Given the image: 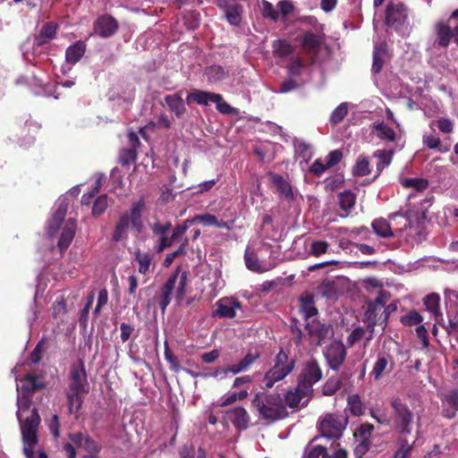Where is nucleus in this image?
I'll return each mask as SVG.
<instances>
[{
    "instance_id": "obj_1",
    "label": "nucleus",
    "mask_w": 458,
    "mask_h": 458,
    "mask_svg": "<svg viewBox=\"0 0 458 458\" xmlns=\"http://www.w3.org/2000/svg\"><path fill=\"white\" fill-rule=\"evenodd\" d=\"M69 203L66 198H60L56 202V208L47 224V233L49 237L55 236L61 232L58 240V248L61 251L66 250L75 235L76 221L70 218L64 221Z\"/></svg>"
},
{
    "instance_id": "obj_2",
    "label": "nucleus",
    "mask_w": 458,
    "mask_h": 458,
    "mask_svg": "<svg viewBox=\"0 0 458 458\" xmlns=\"http://www.w3.org/2000/svg\"><path fill=\"white\" fill-rule=\"evenodd\" d=\"M251 403L261 420L275 421L283 419L286 414L282 398L278 394L259 392Z\"/></svg>"
},
{
    "instance_id": "obj_3",
    "label": "nucleus",
    "mask_w": 458,
    "mask_h": 458,
    "mask_svg": "<svg viewBox=\"0 0 458 458\" xmlns=\"http://www.w3.org/2000/svg\"><path fill=\"white\" fill-rule=\"evenodd\" d=\"M188 282V274L180 267L169 276L166 283L160 291L158 304L161 311L164 313L166 307L174 294L177 301H182L186 293V284Z\"/></svg>"
},
{
    "instance_id": "obj_4",
    "label": "nucleus",
    "mask_w": 458,
    "mask_h": 458,
    "mask_svg": "<svg viewBox=\"0 0 458 458\" xmlns=\"http://www.w3.org/2000/svg\"><path fill=\"white\" fill-rule=\"evenodd\" d=\"M295 360L280 349L274 359L273 367L264 376V383L267 388H272L276 383L284 379L295 368Z\"/></svg>"
},
{
    "instance_id": "obj_5",
    "label": "nucleus",
    "mask_w": 458,
    "mask_h": 458,
    "mask_svg": "<svg viewBox=\"0 0 458 458\" xmlns=\"http://www.w3.org/2000/svg\"><path fill=\"white\" fill-rule=\"evenodd\" d=\"M20 427L23 441V452L27 458H35L34 447L38 443V428L40 417L36 408L31 411L30 416L21 420Z\"/></svg>"
},
{
    "instance_id": "obj_6",
    "label": "nucleus",
    "mask_w": 458,
    "mask_h": 458,
    "mask_svg": "<svg viewBox=\"0 0 458 458\" xmlns=\"http://www.w3.org/2000/svg\"><path fill=\"white\" fill-rule=\"evenodd\" d=\"M392 408V424L401 436H406L411 432L413 415L406 403L399 397H393L390 400Z\"/></svg>"
},
{
    "instance_id": "obj_7",
    "label": "nucleus",
    "mask_w": 458,
    "mask_h": 458,
    "mask_svg": "<svg viewBox=\"0 0 458 458\" xmlns=\"http://www.w3.org/2000/svg\"><path fill=\"white\" fill-rule=\"evenodd\" d=\"M38 387L37 378L31 375H27L20 383H17L16 416L19 420H23L24 414L29 411L32 392Z\"/></svg>"
},
{
    "instance_id": "obj_8",
    "label": "nucleus",
    "mask_w": 458,
    "mask_h": 458,
    "mask_svg": "<svg viewBox=\"0 0 458 458\" xmlns=\"http://www.w3.org/2000/svg\"><path fill=\"white\" fill-rule=\"evenodd\" d=\"M347 424V420L337 414H327L318 424L321 437L327 439L337 440L342 435Z\"/></svg>"
},
{
    "instance_id": "obj_9",
    "label": "nucleus",
    "mask_w": 458,
    "mask_h": 458,
    "mask_svg": "<svg viewBox=\"0 0 458 458\" xmlns=\"http://www.w3.org/2000/svg\"><path fill=\"white\" fill-rule=\"evenodd\" d=\"M406 224L401 230V237L409 244L413 245L421 241L424 233L425 213L420 217H413L409 212L405 217Z\"/></svg>"
},
{
    "instance_id": "obj_10",
    "label": "nucleus",
    "mask_w": 458,
    "mask_h": 458,
    "mask_svg": "<svg viewBox=\"0 0 458 458\" xmlns=\"http://www.w3.org/2000/svg\"><path fill=\"white\" fill-rule=\"evenodd\" d=\"M322 378V370L316 360H310L304 363L302 369L298 377V384L313 389V385Z\"/></svg>"
},
{
    "instance_id": "obj_11",
    "label": "nucleus",
    "mask_w": 458,
    "mask_h": 458,
    "mask_svg": "<svg viewBox=\"0 0 458 458\" xmlns=\"http://www.w3.org/2000/svg\"><path fill=\"white\" fill-rule=\"evenodd\" d=\"M324 355L329 368L338 370L345 360L346 350L343 343L335 341L326 348Z\"/></svg>"
},
{
    "instance_id": "obj_12",
    "label": "nucleus",
    "mask_w": 458,
    "mask_h": 458,
    "mask_svg": "<svg viewBox=\"0 0 458 458\" xmlns=\"http://www.w3.org/2000/svg\"><path fill=\"white\" fill-rule=\"evenodd\" d=\"M72 391L89 392L87 373L82 362L74 364L71 368L68 388Z\"/></svg>"
},
{
    "instance_id": "obj_13",
    "label": "nucleus",
    "mask_w": 458,
    "mask_h": 458,
    "mask_svg": "<svg viewBox=\"0 0 458 458\" xmlns=\"http://www.w3.org/2000/svg\"><path fill=\"white\" fill-rule=\"evenodd\" d=\"M313 389H309L303 386L302 384H298L294 390L288 391L284 395V402L290 408H297L300 405H307L310 402Z\"/></svg>"
},
{
    "instance_id": "obj_14",
    "label": "nucleus",
    "mask_w": 458,
    "mask_h": 458,
    "mask_svg": "<svg viewBox=\"0 0 458 458\" xmlns=\"http://www.w3.org/2000/svg\"><path fill=\"white\" fill-rule=\"evenodd\" d=\"M216 310L213 316L223 318H233L236 317L237 310H242V304L234 297H224L216 303Z\"/></svg>"
},
{
    "instance_id": "obj_15",
    "label": "nucleus",
    "mask_w": 458,
    "mask_h": 458,
    "mask_svg": "<svg viewBox=\"0 0 458 458\" xmlns=\"http://www.w3.org/2000/svg\"><path fill=\"white\" fill-rule=\"evenodd\" d=\"M407 19V11L402 3L388 4L386 12V22L388 26L398 30Z\"/></svg>"
},
{
    "instance_id": "obj_16",
    "label": "nucleus",
    "mask_w": 458,
    "mask_h": 458,
    "mask_svg": "<svg viewBox=\"0 0 458 458\" xmlns=\"http://www.w3.org/2000/svg\"><path fill=\"white\" fill-rule=\"evenodd\" d=\"M306 330L310 335L311 343L315 345H320L332 333L330 326L321 324L315 318L307 322Z\"/></svg>"
},
{
    "instance_id": "obj_17",
    "label": "nucleus",
    "mask_w": 458,
    "mask_h": 458,
    "mask_svg": "<svg viewBox=\"0 0 458 458\" xmlns=\"http://www.w3.org/2000/svg\"><path fill=\"white\" fill-rule=\"evenodd\" d=\"M86 51V44L82 40H79L67 47L65 51V64L62 66L63 73H67L72 67L77 64Z\"/></svg>"
},
{
    "instance_id": "obj_18",
    "label": "nucleus",
    "mask_w": 458,
    "mask_h": 458,
    "mask_svg": "<svg viewBox=\"0 0 458 458\" xmlns=\"http://www.w3.org/2000/svg\"><path fill=\"white\" fill-rule=\"evenodd\" d=\"M70 439L77 448L82 449L88 453L84 455V458H98L100 446L88 436L78 433L71 435Z\"/></svg>"
},
{
    "instance_id": "obj_19",
    "label": "nucleus",
    "mask_w": 458,
    "mask_h": 458,
    "mask_svg": "<svg viewBox=\"0 0 458 458\" xmlns=\"http://www.w3.org/2000/svg\"><path fill=\"white\" fill-rule=\"evenodd\" d=\"M456 23L457 21H454L453 24H451L448 21V24H445L444 22L439 21L436 25L437 39L433 46L428 49L431 55L436 54L437 47L445 48L449 45L450 39L452 38L450 28L454 27L455 29Z\"/></svg>"
},
{
    "instance_id": "obj_20",
    "label": "nucleus",
    "mask_w": 458,
    "mask_h": 458,
    "mask_svg": "<svg viewBox=\"0 0 458 458\" xmlns=\"http://www.w3.org/2000/svg\"><path fill=\"white\" fill-rule=\"evenodd\" d=\"M387 301V296L384 292H380L374 301H370L366 312V318L369 321L368 328L370 333L374 331L375 326L379 322L380 318H377V311L385 308Z\"/></svg>"
},
{
    "instance_id": "obj_21",
    "label": "nucleus",
    "mask_w": 458,
    "mask_h": 458,
    "mask_svg": "<svg viewBox=\"0 0 458 458\" xmlns=\"http://www.w3.org/2000/svg\"><path fill=\"white\" fill-rule=\"evenodd\" d=\"M118 29V23L114 18L110 15L99 17L94 23V31L101 38H109L115 33Z\"/></svg>"
},
{
    "instance_id": "obj_22",
    "label": "nucleus",
    "mask_w": 458,
    "mask_h": 458,
    "mask_svg": "<svg viewBox=\"0 0 458 458\" xmlns=\"http://www.w3.org/2000/svg\"><path fill=\"white\" fill-rule=\"evenodd\" d=\"M261 357V351L259 347H250L244 353L242 358L233 366L237 374L246 372L256 363Z\"/></svg>"
},
{
    "instance_id": "obj_23",
    "label": "nucleus",
    "mask_w": 458,
    "mask_h": 458,
    "mask_svg": "<svg viewBox=\"0 0 458 458\" xmlns=\"http://www.w3.org/2000/svg\"><path fill=\"white\" fill-rule=\"evenodd\" d=\"M301 45L309 55H316L324 45V37L310 31L306 32L302 37Z\"/></svg>"
},
{
    "instance_id": "obj_24",
    "label": "nucleus",
    "mask_w": 458,
    "mask_h": 458,
    "mask_svg": "<svg viewBox=\"0 0 458 458\" xmlns=\"http://www.w3.org/2000/svg\"><path fill=\"white\" fill-rule=\"evenodd\" d=\"M228 419L239 429H246L250 423V415L242 406L233 408L227 412Z\"/></svg>"
},
{
    "instance_id": "obj_25",
    "label": "nucleus",
    "mask_w": 458,
    "mask_h": 458,
    "mask_svg": "<svg viewBox=\"0 0 458 458\" xmlns=\"http://www.w3.org/2000/svg\"><path fill=\"white\" fill-rule=\"evenodd\" d=\"M299 302L300 312L305 320L308 321L310 318H312L317 315L318 310L315 307L314 297L312 294L308 293H303L300 297Z\"/></svg>"
},
{
    "instance_id": "obj_26",
    "label": "nucleus",
    "mask_w": 458,
    "mask_h": 458,
    "mask_svg": "<svg viewBox=\"0 0 458 458\" xmlns=\"http://www.w3.org/2000/svg\"><path fill=\"white\" fill-rule=\"evenodd\" d=\"M388 57L387 46L385 42H376L373 51V64L372 71L374 73H378Z\"/></svg>"
},
{
    "instance_id": "obj_27",
    "label": "nucleus",
    "mask_w": 458,
    "mask_h": 458,
    "mask_svg": "<svg viewBox=\"0 0 458 458\" xmlns=\"http://www.w3.org/2000/svg\"><path fill=\"white\" fill-rule=\"evenodd\" d=\"M371 133L381 140L394 141L395 131L385 122H375L371 128Z\"/></svg>"
},
{
    "instance_id": "obj_28",
    "label": "nucleus",
    "mask_w": 458,
    "mask_h": 458,
    "mask_svg": "<svg viewBox=\"0 0 458 458\" xmlns=\"http://www.w3.org/2000/svg\"><path fill=\"white\" fill-rule=\"evenodd\" d=\"M245 264L248 269L257 272V273H264L272 268L271 266H267L266 264L259 263L256 254L250 250V249H247L244 255Z\"/></svg>"
},
{
    "instance_id": "obj_29",
    "label": "nucleus",
    "mask_w": 458,
    "mask_h": 458,
    "mask_svg": "<svg viewBox=\"0 0 458 458\" xmlns=\"http://www.w3.org/2000/svg\"><path fill=\"white\" fill-rule=\"evenodd\" d=\"M165 101L170 110L174 112L177 117H180L184 114L186 109L181 92L166 96L165 98Z\"/></svg>"
},
{
    "instance_id": "obj_30",
    "label": "nucleus",
    "mask_w": 458,
    "mask_h": 458,
    "mask_svg": "<svg viewBox=\"0 0 458 458\" xmlns=\"http://www.w3.org/2000/svg\"><path fill=\"white\" fill-rule=\"evenodd\" d=\"M393 156L394 150L377 149L373 153L372 157L377 159L376 176L391 164Z\"/></svg>"
},
{
    "instance_id": "obj_31",
    "label": "nucleus",
    "mask_w": 458,
    "mask_h": 458,
    "mask_svg": "<svg viewBox=\"0 0 458 458\" xmlns=\"http://www.w3.org/2000/svg\"><path fill=\"white\" fill-rule=\"evenodd\" d=\"M391 370L390 359L385 355H379L370 372L375 379L381 378L387 371Z\"/></svg>"
},
{
    "instance_id": "obj_32",
    "label": "nucleus",
    "mask_w": 458,
    "mask_h": 458,
    "mask_svg": "<svg viewBox=\"0 0 458 458\" xmlns=\"http://www.w3.org/2000/svg\"><path fill=\"white\" fill-rule=\"evenodd\" d=\"M88 392H82V391H72L70 389H67L66 391V397H67V403H68V408L71 413H77L82 404V395L84 394H87Z\"/></svg>"
},
{
    "instance_id": "obj_33",
    "label": "nucleus",
    "mask_w": 458,
    "mask_h": 458,
    "mask_svg": "<svg viewBox=\"0 0 458 458\" xmlns=\"http://www.w3.org/2000/svg\"><path fill=\"white\" fill-rule=\"evenodd\" d=\"M374 233L382 238H389L394 235L388 221L383 217L375 219L371 224Z\"/></svg>"
},
{
    "instance_id": "obj_34",
    "label": "nucleus",
    "mask_w": 458,
    "mask_h": 458,
    "mask_svg": "<svg viewBox=\"0 0 458 458\" xmlns=\"http://www.w3.org/2000/svg\"><path fill=\"white\" fill-rule=\"evenodd\" d=\"M131 224L129 215L127 213L123 215L115 226L113 240L114 242H120L125 239Z\"/></svg>"
},
{
    "instance_id": "obj_35",
    "label": "nucleus",
    "mask_w": 458,
    "mask_h": 458,
    "mask_svg": "<svg viewBox=\"0 0 458 458\" xmlns=\"http://www.w3.org/2000/svg\"><path fill=\"white\" fill-rule=\"evenodd\" d=\"M216 98L219 100V94L199 90L190 93L187 97V102L190 103L191 100H194L199 105L207 106Z\"/></svg>"
},
{
    "instance_id": "obj_36",
    "label": "nucleus",
    "mask_w": 458,
    "mask_h": 458,
    "mask_svg": "<svg viewBox=\"0 0 458 458\" xmlns=\"http://www.w3.org/2000/svg\"><path fill=\"white\" fill-rule=\"evenodd\" d=\"M57 25L54 22L46 23L41 30L39 35L36 38V43L38 46L44 45L52 38H55L56 33Z\"/></svg>"
},
{
    "instance_id": "obj_37",
    "label": "nucleus",
    "mask_w": 458,
    "mask_h": 458,
    "mask_svg": "<svg viewBox=\"0 0 458 458\" xmlns=\"http://www.w3.org/2000/svg\"><path fill=\"white\" fill-rule=\"evenodd\" d=\"M443 402L446 403L454 410L453 411L445 410L444 415L449 419L454 418L455 412L458 411V391L456 389H452L445 394L443 396Z\"/></svg>"
},
{
    "instance_id": "obj_38",
    "label": "nucleus",
    "mask_w": 458,
    "mask_h": 458,
    "mask_svg": "<svg viewBox=\"0 0 458 458\" xmlns=\"http://www.w3.org/2000/svg\"><path fill=\"white\" fill-rule=\"evenodd\" d=\"M400 182L403 187H404L406 189H412L415 191H422L426 190L428 186V180H426L424 178H418V177L401 178Z\"/></svg>"
},
{
    "instance_id": "obj_39",
    "label": "nucleus",
    "mask_w": 458,
    "mask_h": 458,
    "mask_svg": "<svg viewBox=\"0 0 458 458\" xmlns=\"http://www.w3.org/2000/svg\"><path fill=\"white\" fill-rule=\"evenodd\" d=\"M356 202V196L351 191H344L339 194V204L341 209L345 212L343 216H346L350 210L354 207Z\"/></svg>"
},
{
    "instance_id": "obj_40",
    "label": "nucleus",
    "mask_w": 458,
    "mask_h": 458,
    "mask_svg": "<svg viewBox=\"0 0 458 458\" xmlns=\"http://www.w3.org/2000/svg\"><path fill=\"white\" fill-rule=\"evenodd\" d=\"M194 223L199 222L205 226H216L218 228H227L229 229V225L226 222L218 221L217 217L211 214H203L199 216H196L193 217Z\"/></svg>"
},
{
    "instance_id": "obj_41",
    "label": "nucleus",
    "mask_w": 458,
    "mask_h": 458,
    "mask_svg": "<svg viewBox=\"0 0 458 458\" xmlns=\"http://www.w3.org/2000/svg\"><path fill=\"white\" fill-rule=\"evenodd\" d=\"M273 53L279 57H287L294 50V47L284 39H278L273 43Z\"/></svg>"
},
{
    "instance_id": "obj_42",
    "label": "nucleus",
    "mask_w": 458,
    "mask_h": 458,
    "mask_svg": "<svg viewBox=\"0 0 458 458\" xmlns=\"http://www.w3.org/2000/svg\"><path fill=\"white\" fill-rule=\"evenodd\" d=\"M143 208H144V201L139 200L137 203L133 204L130 214H128L132 226L137 228L139 231L142 227L141 212L143 210Z\"/></svg>"
},
{
    "instance_id": "obj_43",
    "label": "nucleus",
    "mask_w": 458,
    "mask_h": 458,
    "mask_svg": "<svg viewBox=\"0 0 458 458\" xmlns=\"http://www.w3.org/2000/svg\"><path fill=\"white\" fill-rule=\"evenodd\" d=\"M225 15L230 24L237 26L242 21V7L236 4L228 5L225 10Z\"/></svg>"
},
{
    "instance_id": "obj_44",
    "label": "nucleus",
    "mask_w": 458,
    "mask_h": 458,
    "mask_svg": "<svg viewBox=\"0 0 458 458\" xmlns=\"http://www.w3.org/2000/svg\"><path fill=\"white\" fill-rule=\"evenodd\" d=\"M370 172V163L369 158L363 156L359 157L352 167V174L356 176H365L369 174Z\"/></svg>"
},
{
    "instance_id": "obj_45",
    "label": "nucleus",
    "mask_w": 458,
    "mask_h": 458,
    "mask_svg": "<svg viewBox=\"0 0 458 458\" xmlns=\"http://www.w3.org/2000/svg\"><path fill=\"white\" fill-rule=\"evenodd\" d=\"M422 142L424 146L429 149H436L441 153H445L449 150L448 147H444L441 144L439 137L433 134H424L422 137Z\"/></svg>"
},
{
    "instance_id": "obj_46",
    "label": "nucleus",
    "mask_w": 458,
    "mask_h": 458,
    "mask_svg": "<svg viewBox=\"0 0 458 458\" xmlns=\"http://www.w3.org/2000/svg\"><path fill=\"white\" fill-rule=\"evenodd\" d=\"M370 415L381 425L389 426L392 424V415H389L384 408L377 407L371 409Z\"/></svg>"
},
{
    "instance_id": "obj_47",
    "label": "nucleus",
    "mask_w": 458,
    "mask_h": 458,
    "mask_svg": "<svg viewBox=\"0 0 458 458\" xmlns=\"http://www.w3.org/2000/svg\"><path fill=\"white\" fill-rule=\"evenodd\" d=\"M440 297L437 293H430L427 295L424 300V305L426 309L430 311L433 315H441L439 309Z\"/></svg>"
},
{
    "instance_id": "obj_48",
    "label": "nucleus",
    "mask_w": 458,
    "mask_h": 458,
    "mask_svg": "<svg viewBox=\"0 0 458 458\" xmlns=\"http://www.w3.org/2000/svg\"><path fill=\"white\" fill-rule=\"evenodd\" d=\"M272 182L277 190L285 197L289 198L293 196L291 185L284 179L283 176L279 174H273Z\"/></svg>"
},
{
    "instance_id": "obj_49",
    "label": "nucleus",
    "mask_w": 458,
    "mask_h": 458,
    "mask_svg": "<svg viewBox=\"0 0 458 458\" xmlns=\"http://www.w3.org/2000/svg\"><path fill=\"white\" fill-rule=\"evenodd\" d=\"M237 375L236 371L234 370V368L232 365L225 367V368H216L213 372L209 374L204 375L205 377H212L218 380H224L228 377H231L232 376Z\"/></svg>"
},
{
    "instance_id": "obj_50",
    "label": "nucleus",
    "mask_w": 458,
    "mask_h": 458,
    "mask_svg": "<svg viewBox=\"0 0 458 458\" xmlns=\"http://www.w3.org/2000/svg\"><path fill=\"white\" fill-rule=\"evenodd\" d=\"M135 261L139 265V272L141 274H147L149 271L151 259L149 254L145 252L137 251L135 253Z\"/></svg>"
},
{
    "instance_id": "obj_51",
    "label": "nucleus",
    "mask_w": 458,
    "mask_h": 458,
    "mask_svg": "<svg viewBox=\"0 0 458 458\" xmlns=\"http://www.w3.org/2000/svg\"><path fill=\"white\" fill-rule=\"evenodd\" d=\"M422 321V316L416 310H411L406 315L402 316L400 318V322L403 326L407 327L418 326L421 324Z\"/></svg>"
},
{
    "instance_id": "obj_52",
    "label": "nucleus",
    "mask_w": 458,
    "mask_h": 458,
    "mask_svg": "<svg viewBox=\"0 0 458 458\" xmlns=\"http://www.w3.org/2000/svg\"><path fill=\"white\" fill-rule=\"evenodd\" d=\"M347 401L349 409L353 415L360 416L363 413V405L358 394L350 395Z\"/></svg>"
},
{
    "instance_id": "obj_53",
    "label": "nucleus",
    "mask_w": 458,
    "mask_h": 458,
    "mask_svg": "<svg viewBox=\"0 0 458 458\" xmlns=\"http://www.w3.org/2000/svg\"><path fill=\"white\" fill-rule=\"evenodd\" d=\"M249 395V393L246 389L241 390L239 392H233L227 395H225L223 399V402L221 403L222 406H227L230 405L236 401H242Z\"/></svg>"
},
{
    "instance_id": "obj_54",
    "label": "nucleus",
    "mask_w": 458,
    "mask_h": 458,
    "mask_svg": "<svg viewBox=\"0 0 458 458\" xmlns=\"http://www.w3.org/2000/svg\"><path fill=\"white\" fill-rule=\"evenodd\" d=\"M348 113L347 105L340 104L331 114L330 122L334 124L341 123Z\"/></svg>"
},
{
    "instance_id": "obj_55",
    "label": "nucleus",
    "mask_w": 458,
    "mask_h": 458,
    "mask_svg": "<svg viewBox=\"0 0 458 458\" xmlns=\"http://www.w3.org/2000/svg\"><path fill=\"white\" fill-rule=\"evenodd\" d=\"M107 208V196L101 195L96 199L92 208V215L99 216L105 212Z\"/></svg>"
},
{
    "instance_id": "obj_56",
    "label": "nucleus",
    "mask_w": 458,
    "mask_h": 458,
    "mask_svg": "<svg viewBox=\"0 0 458 458\" xmlns=\"http://www.w3.org/2000/svg\"><path fill=\"white\" fill-rule=\"evenodd\" d=\"M205 74L209 81H217L224 79L225 71L222 67L215 65L208 68Z\"/></svg>"
},
{
    "instance_id": "obj_57",
    "label": "nucleus",
    "mask_w": 458,
    "mask_h": 458,
    "mask_svg": "<svg viewBox=\"0 0 458 458\" xmlns=\"http://www.w3.org/2000/svg\"><path fill=\"white\" fill-rule=\"evenodd\" d=\"M329 244L324 241H316L310 244V254L314 257H319L326 253L328 250Z\"/></svg>"
},
{
    "instance_id": "obj_58",
    "label": "nucleus",
    "mask_w": 458,
    "mask_h": 458,
    "mask_svg": "<svg viewBox=\"0 0 458 458\" xmlns=\"http://www.w3.org/2000/svg\"><path fill=\"white\" fill-rule=\"evenodd\" d=\"M119 158L122 165H129L136 160V150L134 148L123 149Z\"/></svg>"
},
{
    "instance_id": "obj_59",
    "label": "nucleus",
    "mask_w": 458,
    "mask_h": 458,
    "mask_svg": "<svg viewBox=\"0 0 458 458\" xmlns=\"http://www.w3.org/2000/svg\"><path fill=\"white\" fill-rule=\"evenodd\" d=\"M262 14L266 18H270L274 21L278 19V13L274 8L273 4L269 2L263 0L260 4Z\"/></svg>"
},
{
    "instance_id": "obj_60",
    "label": "nucleus",
    "mask_w": 458,
    "mask_h": 458,
    "mask_svg": "<svg viewBox=\"0 0 458 458\" xmlns=\"http://www.w3.org/2000/svg\"><path fill=\"white\" fill-rule=\"evenodd\" d=\"M329 167H327V165L325 160H322L321 158H318L314 161V163L311 165L310 171L316 176H321Z\"/></svg>"
},
{
    "instance_id": "obj_61",
    "label": "nucleus",
    "mask_w": 458,
    "mask_h": 458,
    "mask_svg": "<svg viewBox=\"0 0 458 458\" xmlns=\"http://www.w3.org/2000/svg\"><path fill=\"white\" fill-rule=\"evenodd\" d=\"M444 298L446 306L458 307V292L453 289H445Z\"/></svg>"
},
{
    "instance_id": "obj_62",
    "label": "nucleus",
    "mask_w": 458,
    "mask_h": 458,
    "mask_svg": "<svg viewBox=\"0 0 458 458\" xmlns=\"http://www.w3.org/2000/svg\"><path fill=\"white\" fill-rule=\"evenodd\" d=\"M180 455L182 458H205V453L202 449H199L197 453L188 446H183L180 450Z\"/></svg>"
},
{
    "instance_id": "obj_63",
    "label": "nucleus",
    "mask_w": 458,
    "mask_h": 458,
    "mask_svg": "<svg viewBox=\"0 0 458 458\" xmlns=\"http://www.w3.org/2000/svg\"><path fill=\"white\" fill-rule=\"evenodd\" d=\"M289 74L292 77H296L299 75H301L302 72L305 71L306 67L302 61L299 58L295 59L290 65H289Z\"/></svg>"
},
{
    "instance_id": "obj_64",
    "label": "nucleus",
    "mask_w": 458,
    "mask_h": 458,
    "mask_svg": "<svg viewBox=\"0 0 458 458\" xmlns=\"http://www.w3.org/2000/svg\"><path fill=\"white\" fill-rule=\"evenodd\" d=\"M223 287H224V281L221 279L220 275L216 274L215 281L209 284V288H210V291L208 292L209 297L211 299L215 298Z\"/></svg>"
}]
</instances>
